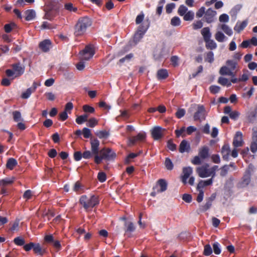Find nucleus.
<instances>
[{
	"mask_svg": "<svg viewBox=\"0 0 257 257\" xmlns=\"http://www.w3.org/2000/svg\"><path fill=\"white\" fill-rule=\"evenodd\" d=\"M91 24L92 21L89 18L87 17L80 18L75 26V35L76 36L83 35Z\"/></svg>",
	"mask_w": 257,
	"mask_h": 257,
	"instance_id": "1",
	"label": "nucleus"
},
{
	"mask_svg": "<svg viewBox=\"0 0 257 257\" xmlns=\"http://www.w3.org/2000/svg\"><path fill=\"white\" fill-rule=\"evenodd\" d=\"M79 202L86 210L94 207L99 203L97 196L92 195H82L79 199Z\"/></svg>",
	"mask_w": 257,
	"mask_h": 257,
	"instance_id": "2",
	"label": "nucleus"
},
{
	"mask_svg": "<svg viewBox=\"0 0 257 257\" xmlns=\"http://www.w3.org/2000/svg\"><path fill=\"white\" fill-rule=\"evenodd\" d=\"M100 156H96L94 157V162L99 164L103 159L106 160H111L114 159L116 157L115 153L109 148H104L100 151Z\"/></svg>",
	"mask_w": 257,
	"mask_h": 257,
	"instance_id": "3",
	"label": "nucleus"
},
{
	"mask_svg": "<svg viewBox=\"0 0 257 257\" xmlns=\"http://www.w3.org/2000/svg\"><path fill=\"white\" fill-rule=\"evenodd\" d=\"M149 27V23H146L145 22L143 23L142 25L139 26L138 28L137 32H136L134 37V41L135 44L138 43L143 37L144 35L147 32V30Z\"/></svg>",
	"mask_w": 257,
	"mask_h": 257,
	"instance_id": "4",
	"label": "nucleus"
},
{
	"mask_svg": "<svg viewBox=\"0 0 257 257\" xmlns=\"http://www.w3.org/2000/svg\"><path fill=\"white\" fill-rule=\"evenodd\" d=\"M196 172L201 178H207L209 177L212 178L209 165L207 163L197 167Z\"/></svg>",
	"mask_w": 257,
	"mask_h": 257,
	"instance_id": "5",
	"label": "nucleus"
},
{
	"mask_svg": "<svg viewBox=\"0 0 257 257\" xmlns=\"http://www.w3.org/2000/svg\"><path fill=\"white\" fill-rule=\"evenodd\" d=\"M94 54V51L92 47L86 46L85 48L80 52V59L82 60L87 61L91 58Z\"/></svg>",
	"mask_w": 257,
	"mask_h": 257,
	"instance_id": "6",
	"label": "nucleus"
},
{
	"mask_svg": "<svg viewBox=\"0 0 257 257\" xmlns=\"http://www.w3.org/2000/svg\"><path fill=\"white\" fill-rule=\"evenodd\" d=\"M250 173L249 170L245 171L243 177L237 184V187L238 188H243L246 187L250 182Z\"/></svg>",
	"mask_w": 257,
	"mask_h": 257,
	"instance_id": "7",
	"label": "nucleus"
},
{
	"mask_svg": "<svg viewBox=\"0 0 257 257\" xmlns=\"http://www.w3.org/2000/svg\"><path fill=\"white\" fill-rule=\"evenodd\" d=\"M207 112L205 107L202 105H197V110L194 113V119L195 120H199L202 121L205 119Z\"/></svg>",
	"mask_w": 257,
	"mask_h": 257,
	"instance_id": "8",
	"label": "nucleus"
},
{
	"mask_svg": "<svg viewBox=\"0 0 257 257\" xmlns=\"http://www.w3.org/2000/svg\"><path fill=\"white\" fill-rule=\"evenodd\" d=\"M165 129L159 126H156L151 130L152 137L155 140L160 139L163 136V133Z\"/></svg>",
	"mask_w": 257,
	"mask_h": 257,
	"instance_id": "9",
	"label": "nucleus"
},
{
	"mask_svg": "<svg viewBox=\"0 0 257 257\" xmlns=\"http://www.w3.org/2000/svg\"><path fill=\"white\" fill-rule=\"evenodd\" d=\"M193 173V169L191 167H184L182 170V175L181 176V181L183 184L187 183V179Z\"/></svg>",
	"mask_w": 257,
	"mask_h": 257,
	"instance_id": "10",
	"label": "nucleus"
},
{
	"mask_svg": "<svg viewBox=\"0 0 257 257\" xmlns=\"http://www.w3.org/2000/svg\"><path fill=\"white\" fill-rule=\"evenodd\" d=\"M217 13L215 11L213 10L212 9H208L205 13L204 18L205 21L208 23L213 22L216 20V16Z\"/></svg>",
	"mask_w": 257,
	"mask_h": 257,
	"instance_id": "11",
	"label": "nucleus"
},
{
	"mask_svg": "<svg viewBox=\"0 0 257 257\" xmlns=\"http://www.w3.org/2000/svg\"><path fill=\"white\" fill-rule=\"evenodd\" d=\"M167 183L164 179H160L157 182V184L153 189H157V192L161 193L167 190Z\"/></svg>",
	"mask_w": 257,
	"mask_h": 257,
	"instance_id": "12",
	"label": "nucleus"
},
{
	"mask_svg": "<svg viewBox=\"0 0 257 257\" xmlns=\"http://www.w3.org/2000/svg\"><path fill=\"white\" fill-rule=\"evenodd\" d=\"M12 68L15 72L16 76H20L24 73L25 66L21 65L20 63L14 64L12 65Z\"/></svg>",
	"mask_w": 257,
	"mask_h": 257,
	"instance_id": "13",
	"label": "nucleus"
},
{
	"mask_svg": "<svg viewBox=\"0 0 257 257\" xmlns=\"http://www.w3.org/2000/svg\"><path fill=\"white\" fill-rule=\"evenodd\" d=\"M242 134L240 132H237L234 138L233 145L234 147L237 148L242 146Z\"/></svg>",
	"mask_w": 257,
	"mask_h": 257,
	"instance_id": "14",
	"label": "nucleus"
},
{
	"mask_svg": "<svg viewBox=\"0 0 257 257\" xmlns=\"http://www.w3.org/2000/svg\"><path fill=\"white\" fill-rule=\"evenodd\" d=\"M91 144V152L94 154V157L99 156V141L97 139H94L90 142Z\"/></svg>",
	"mask_w": 257,
	"mask_h": 257,
	"instance_id": "15",
	"label": "nucleus"
},
{
	"mask_svg": "<svg viewBox=\"0 0 257 257\" xmlns=\"http://www.w3.org/2000/svg\"><path fill=\"white\" fill-rule=\"evenodd\" d=\"M179 150L181 153L189 152L190 150V145L188 141L184 140L181 142Z\"/></svg>",
	"mask_w": 257,
	"mask_h": 257,
	"instance_id": "16",
	"label": "nucleus"
},
{
	"mask_svg": "<svg viewBox=\"0 0 257 257\" xmlns=\"http://www.w3.org/2000/svg\"><path fill=\"white\" fill-rule=\"evenodd\" d=\"M24 14L25 20L27 21H30L34 20L36 16V12L33 9L26 11L24 12Z\"/></svg>",
	"mask_w": 257,
	"mask_h": 257,
	"instance_id": "17",
	"label": "nucleus"
},
{
	"mask_svg": "<svg viewBox=\"0 0 257 257\" xmlns=\"http://www.w3.org/2000/svg\"><path fill=\"white\" fill-rule=\"evenodd\" d=\"M213 178L211 177L210 179L208 180H201L197 185V189L199 190V189H202V188L205 186L211 185L213 182Z\"/></svg>",
	"mask_w": 257,
	"mask_h": 257,
	"instance_id": "18",
	"label": "nucleus"
},
{
	"mask_svg": "<svg viewBox=\"0 0 257 257\" xmlns=\"http://www.w3.org/2000/svg\"><path fill=\"white\" fill-rule=\"evenodd\" d=\"M199 156L202 159H205L209 157V148L207 146H203L199 150Z\"/></svg>",
	"mask_w": 257,
	"mask_h": 257,
	"instance_id": "19",
	"label": "nucleus"
},
{
	"mask_svg": "<svg viewBox=\"0 0 257 257\" xmlns=\"http://www.w3.org/2000/svg\"><path fill=\"white\" fill-rule=\"evenodd\" d=\"M230 152V147H229V145H227V144L224 145L222 147L221 151V154L222 156V158L225 160H228Z\"/></svg>",
	"mask_w": 257,
	"mask_h": 257,
	"instance_id": "20",
	"label": "nucleus"
},
{
	"mask_svg": "<svg viewBox=\"0 0 257 257\" xmlns=\"http://www.w3.org/2000/svg\"><path fill=\"white\" fill-rule=\"evenodd\" d=\"M51 46V42L49 40H45L39 44L40 48L44 52H47L49 50Z\"/></svg>",
	"mask_w": 257,
	"mask_h": 257,
	"instance_id": "21",
	"label": "nucleus"
},
{
	"mask_svg": "<svg viewBox=\"0 0 257 257\" xmlns=\"http://www.w3.org/2000/svg\"><path fill=\"white\" fill-rule=\"evenodd\" d=\"M214 37L216 40L220 43L225 42L227 40V37L225 36L222 32L219 30L216 32Z\"/></svg>",
	"mask_w": 257,
	"mask_h": 257,
	"instance_id": "22",
	"label": "nucleus"
},
{
	"mask_svg": "<svg viewBox=\"0 0 257 257\" xmlns=\"http://www.w3.org/2000/svg\"><path fill=\"white\" fill-rule=\"evenodd\" d=\"M218 28H220L224 33L229 36H231L233 34L232 29L226 24H220L218 26Z\"/></svg>",
	"mask_w": 257,
	"mask_h": 257,
	"instance_id": "23",
	"label": "nucleus"
},
{
	"mask_svg": "<svg viewBox=\"0 0 257 257\" xmlns=\"http://www.w3.org/2000/svg\"><path fill=\"white\" fill-rule=\"evenodd\" d=\"M164 55V48L163 46H160L158 47L154 51V56L155 59H160Z\"/></svg>",
	"mask_w": 257,
	"mask_h": 257,
	"instance_id": "24",
	"label": "nucleus"
},
{
	"mask_svg": "<svg viewBox=\"0 0 257 257\" xmlns=\"http://www.w3.org/2000/svg\"><path fill=\"white\" fill-rule=\"evenodd\" d=\"M201 34L203 36L204 41L209 39L211 37V33L208 27H205L201 30Z\"/></svg>",
	"mask_w": 257,
	"mask_h": 257,
	"instance_id": "25",
	"label": "nucleus"
},
{
	"mask_svg": "<svg viewBox=\"0 0 257 257\" xmlns=\"http://www.w3.org/2000/svg\"><path fill=\"white\" fill-rule=\"evenodd\" d=\"M247 24V22L245 21L241 23H237L234 28V30L237 33H239L246 27Z\"/></svg>",
	"mask_w": 257,
	"mask_h": 257,
	"instance_id": "26",
	"label": "nucleus"
},
{
	"mask_svg": "<svg viewBox=\"0 0 257 257\" xmlns=\"http://www.w3.org/2000/svg\"><path fill=\"white\" fill-rule=\"evenodd\" d=\"M205 42L206 43V47L208 49L213 50L217 48L216 43L211 38L205 41Z\"/></svg>",
	"mask_w": 257,
	"mask_h": 257,
	"instance_id": "27",
	"label": "nucleus"
},
{
	"mask_svg": "<svg viewBox=\"0 0 257 257\" xmlns=\"http://www.w3.org/2000/svg\"><path fill=\"white\" fill-rule=\"evenodd\" d=\"M157 75L158 79H165L168 76V73L166 69H160L158 71Z\"/></svg>",
	"mask_w": 257,
	"mask_h": 257,
	"instance_id": "28",
	"label": "nucleus"
},
{
	"mask_svg": "<svg viewBox=\"0 0 257 257\" xmlns=\"http://www.w3.org/2000/svg\"><path fill=\"white\" fill-rule=\"evenodd\" d=\"M212 202L208 200L207 199L206 200V203L204 205H201L200 206L198 209V213L204 212L207 210H208L212 205Z\"/></svg>",
	"mask_w": 257,
	"mask_h": 257,
	"instance_id": "29",
	"label": "nucleus"
},
{
	"mask_svg": "<svg viewBox=\"0 0 257 257\" xmlns=\"http://www.w3.org/2000/svg\"><path fill=\"white\" fill-rule=\"evenodd\" d=\"M17 164V160L14 158H11L9 159L7 161V167L10 170H12Z\"/></svg>",
	"mask_w": 257,
	"mask_h": 257,
	"instance_id": "30",
	"label": "nucleus"
},
{
	"mask_svg": "<svg viewBox=\"0 0 257 257\" xmlns=\"http://www.w3.org/2000/svg\"><path fill=\"white\" fill-rule=\"evenodd\" d=\"M218 82L223 86L229 87L231 85V83L229 81V80L227 78L223 77H220L218 78Z\"/></svg>",
	"mask_w": 257,
	"mask_h": 257,
	"instance_id": "31",
	"label": "nucleus"
},
{
	"mask_svg": "<svg viewBox=\"0 0 257 257\" xmlns=\"http://www.w3.org/2000/svg\"><path fill=\"white\" fill-rule=\"evenodd\" d=\"M14 180V178H6L0 180V186L4 187L5 186L12 184Z\"/></svg>",
	"mask_w": 257,
	"mask_h": 257,
	"instance_id": "32",
	"label": "nucleus"
},
{
	"mask_svg": "<svg viewBox=\"0 0 257 257\" xmlns=\"http://www.w3.org/2000/svg\"><path fill=\"white\" fill-rule=\"evenodd\" d=\"M13 119L15 122H20L24 121V119L22 116L21 113L20 111H15L13 112Z\"/></svg>",
	"mask_w": 257,
	"mask_h": 257,
	"instance_id": "33",
	"label": "nucleus"
},
{
	"mask_svg": "<svg viewBox=\"0 0 257 257\" xmlns=\"http://www.w3.org/2000/svg\"><path fill=\"white\" fill-rule=\"evenodd\" d=\"M194 13L192 11H188L183 16V19L186 21H190L193 20Z\"/></svg>",
	"mask_w": 257,
	"mask_h": 257,
	"instance_id": "34",
	"label": "nucleus"
},
{
	"mask_svg": "<svg viewBox=\"0 0 257 257\" xmlns=\"http://www.w3.org/2000/svg\"><path fill=\"white\" fill-rule=\"evenodd\" d=\"M95 135L100 139L107 138L109 136V133L106 131H97L95 132Z\"/></svg>",
	"mask_w": 257,
	"mask_h": 257,
	"instance_id": "35",
	"label": "nucleus"
},
{
	"mask_svg": "<svg viewBox=\"0 0 257 257\" xmlns=\"http://www.w3.org/2000/svg\"><path fill=\"white\" fill-rule=\"evenodd\" d=\"M33 250L35 253L41 255H43L44 252V250L42 249V247L39 243H34Z\"/></svg>",
	"mask_w": 257,
	"mask_h": 257,
	"instance_id": "36",
	"label": "nucleus"
},
{
	"mask_svg": "<svg viewBox=\"0 0 257 257\" xmlns=\"http://www.w3.org/2000/svg\"><path fill=\"white\" fill-rule=\"evenodd\" d=\"M88 116L87 114H83L78 116L76 119V122L79 124H82L87 120Z\"/></svg>",
	"mask_w": 257,
	"mask_h": 257,
	"instance_id": "37",
	"label": "nucleus"
},
{
	"mask_svg": "<svg viewBox=\"0 0 257 257\" xmlns=\"http://www.w3.org/2000/svg\"><path fill=\"white\" fill-rule=\"evenodd\" d=\"M188 11V8L184 5H182L178 8V13L180 16H184Z\"/></svg>",
	"mask_w": 257,
	"mask_h": 257,
	"instance_id": "38",
	"label": "nucleus"
},
{
	"mask_svg": "<svg viewBox=\"0 0 257 257\" xmlns=\"http://www.w3.org/2000/svg\"><path fill=\"white\" fill-rule=\"evenodd\" d=\"M229 170V166H228L227 165H225L222 167L220 168V176L222 177L225 176L228 173V172Z\"/></svg>",
	"mask_w": 257,
	"mask_h": 257,
	"instance_id": "39",
	"label": "nucleus"
},
{
	"mask_svg": "<svg viewBox=\"0 0 257 257\" xmlns=\"http://www.w3.org/2000/svg\"><path fill=\"white\" fill-rule=\"evenodd\" d=\"M212 253V248L210 244H206L204 246L203 254L206 256H209Z\"/></svg>",
	"mask_w": 257,
	"mask_h": 257,
	"instance_id": "40",
	"label": "nucleus"
},
{
	"mask_svg": "<svg viewBox=\"0 0 257 257\" xmlns=\"http://www.w3.org/2000/svg\"><path fill=\"white\" fill-rule=\"evenodd\" d=\"M213 251L216 254H219L221 253V247L219 243L215 242L213 244Z\"/></svg>",
	"mask_w": 257,
	"mask_h": 257,
	"instance_id": "41",
	"label": "nucleus"
},
{
	"mask_svg": "<svg viewBox=\"0 0 257 257\" xmlns=\"http://www.w3.org/2000/svg\"><path fill=\"white\" fill-rule=\"evenodd\" d=\"M65 9L70 12H76L77 8L73 6L71 3H67L64 6Z\"/></svg>",
	"mask_w": 257,
	"mask_h": 257,
	"instance_id": "42",
	"label": "nucleus"
},
{
	"mask_svg": "<svg viewBox=\"0 0 257 257\" xmlns=\"http://www.w3.org/2000/svg\"><path fill=\"white\" fill-rule=\"evenodd\" d=\"M171 24L173 26H178L181 24V20L178 17H174L171 20Z\"/></svg>",
	"mask_w": 257,
	"mask_h": 257,
	"instance_id": "43",
	"label": "nucleus"
},
{
	"mask_svg": "<svg viewBox=\"0 0 257 257\" xmlns=\"http://www.w3.org/2000/svg\"><path fill=\"white\" fill-rule=\"evenodd\" d=\"M34 92L30 88H28L22 94L21 97L23 99H28L30 97L31 94Z\"/></svg>",
	"mask_w": 257,
	"mask_h": 257,
	"instance_id": "44",
	"label": "nucleus"
},
{
	"mask_svg": "<svg viewBox=\"0 0 257 257\" xmlns=\"http://www.w3.org/2000/svg\"><path fill=\"white\" fill-rule=\"evenodd\" d=\"M19 224H20V220L19 219H16V220L13 223L11 228V230L13 232L17 231L19 229Z\"/></svg>",
	"mask_w": 257,
	"mask_h": 257,
	"instance_id": "45",
	"label": "nucleus"
},
{
	"mask_svg": "<svg viewBox=\"0 0 257 257\" xmlns=\"http://www.w3.org/2000/svg\"><path fill=\"white\" fill-rule=\"evenodd\" d=\"M165 165L167 169L172 170L173 168V164L171 160L169 158H166L165 161Z\"/></svg>",
	"mask_w": 257,
	"mask_h": 257,
	"instance_id": "46",
	"label": "nucleus"
},
{
	"mask_svg": "<svg viewBox=\"0 0 257 257\" xmlns=\"http://www.w3.org/2000/svg\"><path fill=\"white\" fill-rule=\"evenodd\" d=\"M14 243L19 246L24 245L25 243V240L21 237H16L14 240Z\"/></svg>",
	"mask_w": 257,
	"mask_h": 257,
	"instance_id": "47",
	"label": "nucleus"
},
{
	"mask_svg": "<svg viewBox=\"0 0 257 257\" xmlns=\"http://www.w3.org/2000/svg\"><path fill=\"white\" fill-rule=\"evenodd\" d=\"M125 226H126L127 228L126 230V231L128 232H133L135 230V227L132 222H129L125 223Z\"/></svg>",
	"mask_w": 257,
	"mask_h": 257,
	"instance_id": "48",
	"label": "nucleus"
},
{
	"mask_svg": "<svg viewBox=\"0 0 257 257\" xmlns=\"http://www.w3.org/2000/svg\"><path fill=\"white\" fill-rule=\"evenodd\" d=\"M230 70L227 66H222L219 70V73L222 75H227Z\"/></svg>",
	"mask_w": 257,
	"mask_h": 257,
	"instance_id": "49",
	"label": "nucleus"
},
{
	"mask_svg": "<svg viewBox=\"0 0 257 257\" xmlns=\"http://www.w3.org/2000/svg\"><path fill=\"white\" fill-rule=\"evenodd\" d=\"M176 5L175 3H170L167 5L166 7V12L168 14L171 13L173 10L175 8Z\"/></svg>",
	"mask_w": 257,
	"mask_h": 257,
	"instance_id": "50",
	"label": "nucleus"
},
{
	"mask_svg": "<svg viewBox=\"0 0 257 257\" xmlns=\"http://www.w3.org/2000/svg\"><path fill=\"white\" fill-rule=\"evenodd\" d=\"M209 90L212 93L216 94L219 92L220 87L217 85H211L209 88Z\"/></svg>",
	"mask_w": 257,
	"mask_h": 257,
	"instance_id": "51",
	"label": "nucleus"
},
{
	"mask_svg": "<svg viewBox=\"0 0 257 257\" xmlns=\"http://www.w3.org/2000/svg\"><path fill=\"white\" fill-rule=\"evenodd\" d=\"M97 124V120L95 118H90L87 124V126L93 127Z\"/></svg>",
	"mask_w": 257,
	"mask_h": 257,
	"instance_id": "52",
	"label": "nucleus"
},
{
	"mask_svg": "<svg viewBox=\"0 0 257 257\" xmlns=\"http://www.w3.org/2000/svg\"><path fill=\"white\" fill-rule=\"evenodd\" d=\"M205 8L204 7H201L196 13L197 18H201L205 13Z\"/></svg>",
	"mask_w": 257,
	"mask_h": 257,
	"instance_id": "53",
	"label": "nucleus"
},
{
	"mask_svg": "<svg viewBox=\"0 0 257 257\" xmlns=\"http://www.w3.org/2000/svg\"><path fill=\"white\" fill-rule=\"evenodd\" d=\"M186 112V111L183 108H179L177 111L176 112V116L178 118H180L184 116Z\"/></svg>",
	"mask_w": 257,
	"mask_h": 257,
	"instance_id": "54",
	"label": "nucleus"
},
{
	"mask_svg": "<svg viewBox=\"0 0 257 257\" xmlns=\"http://www.w3.org/2000/svg\"><path fill=\"white\" fill-rule=\"evenodd\" d=\"M83 109L85 112L93 113L95 111L94 108L88 105H84L83 106Z\"/></svg>",
	"mask_w": 257,
	"mask_h": 257,
	"instance_id": "55",
	"label": "nucleus"
},
{
	"mask_svg": "<svg viewBox=\"0 0 257 257\" xmlns=\"http://www.w3.org/2000/svg\"><path fill=\"white\" fill-rule=\"evenodd\" d=\"M220 22L227 23L229 21V16L225 14H222L219 18Z\"/></svg>",
	"mask_w": 257,
	"mask_h": 257,
	"instance_id": "56",
	"label": "nucleus"
},
{
	"mask_svg": "<svg viewBox=\"0 0 257 257\" xmlns=\"http://www.w3.org/2000/svg\"><path fill=\"white\" fill-rule=\"evenodd\" d=\"M133 57V55L132 54H129L126 55L124 57L120 59L119 60V63L121 64L125 61H129Z\"/></svg>",
	"mask_w": 257,
	"mask_h": 257,
	"instance_id": "57",
	"label": "nucleus"
},
{
	"mask_svg": "<svg viewBox=\"0 0 257 257\" xmlns=\"http://www.w3.org/2000/svg\"><path fill=\"white\" fill-rule=\"evenodd\" d=\"M206 61L209 63H212L214 61V54L212 52H209L207 54Z\"/></svg>",
	"mask_w": 257,
	"mask_h": 257,
	"instance_id": "58",
	"label": "nucleus"
},
{
	"mask_svg": "<svg viewBox=\"0 0 257 257\" xmlns=\"http://www.w3.org/2000/svg\"><path fill=\"white\" fill-rule=\"evenodd\" d=\"M167 147L169 150L174 151L176 150V145L173 143L172 140L168 141L167 143Z\"/></svg>",
	"mask_w": 257,
	"mask_h": 257,
	"instance_id": "59",
	"label": "nucleus"
},
{
	"mask_svg": "<svg viewBox=\"0 0 257 257\" xmlns=\"http://www.w3.org/2000/svg\"><path fill=\"white\" fill-rule=\"evenodd\" d=\"M97 178L100 182H104L106 180V174L103 172H99L98 174Z\"/></svg>",
	"mask_w": 257,
	"mask_h": 257,
	"instance_id": "60",
	"label": "nucleus"
},
{
	"mask_svg": "<svg viewBox=\"0 0 257 257\" xmlns=\"http://www.w3.org/2000/svg\"><path fill=\"white\" fill-rule=\"evenodd\" d=\"M94 154L90 151H86L82 154L83 158L85 159L91 158Z\"/></svg>",
	"mask_w": 257,
	"mask_h": 257,
	"instance_id": "61",
	"label": "nucleus"
},
{
	"mask_svg": "<svg viewBox=\"0 0 257 257\" xmlns=\"http://www.w3.org/2000/svg\"><path fill=\"white\" fill-rule=\"evenodd\" d=\"M82 134L84 136V137L85 138H89L91 136L90 130L87 127L83 128L82 130Z\"/></svg>",
	"mask_w": 257,
	"mask_h": 257,
	"instance_id": "62",
	"label": "nucleus"
},
{
	"mask_svg": "<svg viewBox=\"0 0 257 257\" xmlns=\"http://www.w3.org/2000/svg\"><path fill=\"white\" fill-rule=\"evenodd\" d=\"M211 160L213 162L216 164H219L220 163V158L219 155L214 154L211 156Z\"/></svg>",
	"mask_w": 257,
	"mask_h": 257,
	"instance_id": "63",
	"label": "nucleus"
},
{
	"mask_svg": "<svg viewBox=\"0 0 257 257\" xmlns=\"http://www.w3.org/2000/svg\"><path fill=\"white\" fill-rule=\"evenodd\" d=\"M144 14L142 13L139 15L137 16L136 19V23L137 24H141L144 19Z\"/></svg>",
	"mask_w": 257,
	"mask_h": 257,
	"instance_id": "64",
	"label": "nucleus"
}]
</instances>
